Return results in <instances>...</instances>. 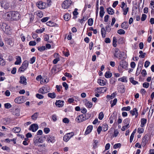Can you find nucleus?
<instances>
[{"instance_id": "32", "label": "nucleus", "mask_w": 154, "mask_h": 154, "mask_svg": "<svg viewBox=\"0 0 154 154\" xmlns=\"http://www.w3.org/2000/svg\"><path fill=\"white\" fill-rule=\"evenodd\" d=\"M119 90L121 93H123L125 91V86L123 85H122L120 86L119 88Z\"/></svg>"}, {"instance_id": "62", "label": "nucleus", "mask_w": 154, "mask_h": 154, "mask_svg": "<svg viewBox=\"0 0 154 154\" xmlns=\"http://www.w3.org/2000/svg\"><path fill=\"white\" fill-rule=\"evenodd\" d=\"M63 121L65 123H68L69 122V119L66 118H64L63 120Z\"/></svg>"}, {"instance_id": "59", "label": "nucleus", "mask_w": 154, "mask_h": 154, "mask_svg": "<svg viewBox=\"0 0 154 154\" xmlns=\"http://www.w3.org/2000/svg\"><path fill=\"white\" fill-rule=\"evenodd\" d=\"M94 144H93V147L95 149L97 146V140H94Z\"/></svg>"}, {"instance_id": "37", "label": "nucleus", "mask_w": 154, "mask_h": 154, "mask_svg": "<svg viewBox=\"0 0 154 154\" xmlns=\"http://www.w3.org/2000/svg\"><path fill=\"white\" fill-rule=\"evenodd\" d=\"M116 94L115 93H113L111 94V95H107V98L112 99L115 97Z\"/></svg>"}, {"instance_id": "55", "label": "nucleus", "mask_w": 154, "mask_h": 154, "mask_svg": "<svg viewBox=\"0 0 154 154\" xmlns=\"http://www.w3.org/2000/svg\"><path fill=\"white\" fill-rule=\"evenodd\" d=\"M144 129L142 128H138V133L139 134H141L143 133Z\"/></svg>"}, {"instance_id": "42", "label": "nucleus", "mask_w": 154, "mask_h": 154, "mask_svg": "<svg viewBox=\"0 0 154 154\" xmlns=\"http://www.w3.org/2000/svg\"><path fill=\"white\" fill-rule=\"evenodd\" d=\"M130 121V119L129 118H127L124 120L123 122L125 124H126V125H129Z\"/></svg>"}, {"instance_id": "1", "label": "nucleus", "mask_w": 154, "mask_h": 154, "mask_svg": "<svg viewBox=\"0 0 154 154\" xmlns=\"http://www.w3.org/2000/svg\"><path fill=\"white\" fill-rule=\"evenodd\" d=\"M88 115V113L85 114H83L78 116L75 119V121L78 122H80L89 119L88 117H86V116Z\"/></svg>"}, {"instance_id": "18", "label": "nucleus", "mask_w": 154, "mask_h": 154, "mask_svg": "<svg viewBox=\"0 0 154 154\" xmlns=\"http://www.w3.org/2000/svg\"><path fill=\"white\" fill-rule=\"evenodd\" d=\"M130 112L132 116L135 115L136 117H137L138 116L137 110L136 108H134L133 110L130 111Z\"/></svg>"}, {"instance_id": "14", "label": "nucleus", "mask_w": 154, "mask_h": 154, "mask_svg": "<svg viewBox=\"0 0 154 154\" xmlns=\"http://www.w3.org/2000/svg\"><path fill=\"white\" fill-rule=\"evenodd\" d=\"M97 89L98 90V93H102L106 92L107 90V88L105 87H102L100 88H97Z\"/></svg>"}, {"instance_id": "45", "label": "nucleus", "mask_w": 154, "mask_h": 154, "mask_svg": "<svg viewBox=\"0 0 154 154\" xmlns=\"http://www.w3.org/2000/svg\"><path fill=\"white\" fill-rule=\"evenodd\" d=\"M2 149L3 150H6L9 152L10 151V149L8 147L6 146H2Z\"/></svg>"}, {"instance_id": "16", "label": "nucleus", "mask_w": 154, "mask_h": 154, "mask_svg": "<svg viewBox=\"0 0 154 154\" xmlns=\"http://www.w3.org/2000/svg\"><path fill=\"white\" fill-rule=\"evenodd\" d=\"M93 128V126L92 125H89L88 126L86 129L85 132V135H87L89 134Z\"/></svg>"}, {"instance_id": "3", "label": "nucleus", "mask_w": 154, "mask_h": 154, "mask_svg": "<svg viewBox=\"0 0 154 154\" xmlns=\"http://www.w3.org/2000/svg\"><path fill=\"white\" fill-rule=\"evenodd\" d=\"M43 140L42 138L37 135H35L33 139V143L35 146L38 145L40 143H42Z\"/></svg>"}, {"instance_id": "52", "label": "nucleus", "mask_w": 154, "mask_h": 154, "mask_svg": "<svg viewBox=\"0 0 154 154\" xmlns=\"http://www.w3.org/2000/svg\"><path fill=\"white\" fill-rule=\"evenodd\" d=\"M143 87L145 88H147L149 85V84L147 82H144L143 84Z\"/></svg>"}, {"instance_id": "25", "label": "nucleus", "mask_w": 154, "mask_h": 154, "mask_svg": "<svg viewBox=\"0 0 154 154\" xmlns=\"http://www.w3.org/2000/svg\"><path fill=\"white\" fill-rule=\"evenodd\" d=\"M119 53H118V57H116L117 58H119L120 59L123 58H124V55L125 53L124 52L119 51Z\"/></svg>"}, {"instance_id": "13", "label": "nucleus", "mask_w": 154, "mask_h": 154, "mask_svg": "<svg viewBox=\"0 0 154 154\" xmlns=\"http://www.w3.org/2000/svg\"><path fill=\"white\" fill-rule=\"evenodd\" d=\"M64 103V102L63 101L59 100L58 101H57L55 104L57 106L59 107H61L63 106Z\"/></svg>"}, {"instance_id": "56", "label": "nucleus", "mask_w": 154, "mask_h": 154, "mask_svg": "<svg viewBox=\"0 0 154 154\" xmlns=\"http://www.w3.org/2000/svg\"><path fill=\"white\" fill-rule=\"evenodd\" d=\"M43 88L45 93H46L49 91V87H44Z\"/></svg>"}, {"instance_id": "57", "label": "nucleus", "mask_w": 154, "mask_h": 154, "mask_svg": "<svg viewBox=\"0 0 154 154\" xmlns=\"http://www.w3.org/2000/svg\"><path fill=\"white\" fill-rule=\"evenodd\" d=\"M36 58L35 57H33L32 58H31L30 59V63L31 64H32L34 63L35 60Z\"/></svg>"}, {"instance_id": "29", "label": "nucleus", "mask_w": 154, "mask_h": 154, "mask_svg": "<svg viewBox=\"0 0 154 154\" xmlns=\"http://www.w3.org/2000/svg\"><path fill=\"white\" fill-rule=\"evenodd\" d=\"M70 17V15L68 13L66 14H65L64 16V19L66 21L68 20Z\"/></svg>"}, {"instance_id": "43", "label": "nucleus", "mask_w": 154, "mask_h": 154, "mask_svg": "<svg viewBox=\"0 0 154 154\" xmlns=\"http://www.w3.org/2000/svg\"><path fill=\"white\" fill-rule=\"evenodd\" d=\"M131 107L129 106H128L127 107H123L122 109V110L128 111L130 110Z\"/></svg>"}, {"instance_id": "35", "label": "nucleus", "mask_w": 154, "mask_h": 154, "mask_svg": "<svg viewBox=\"0 0 154 154\" xmlns=\"http://www.w3.org/2000/svg\"><path fill=\"white\" fill-rule=\"evenodd\" d=\"M14 132L16 133H18L20 132L21 131L20 128L19 127H16L13 128Z\"/></svg>"}, {"instance_id": "34", "label": "nucleus", "mask_w": 154, "mask_h": 154, "mask_svg": "<svg viewBox=\"0 0 154 154\" xmlns=\"http://www.w3.org/2000/svg\"><path fill=\"white\" fill-rule=\"evenodd\" d=\"M85 104L86 106L89 108H91L92 106V104L91 102H87Z\"/></svg>"}, {"instance_id": "21", "label": "nucleus", "mask_w": 154, "mask_h": 154, "mask_svg": "<svg viewBox=\"0 0 154 154\" xmlns=\"http://www.w3.org/2000/svg\"><path fill=\"white\" fill-rule=\"evenodd\" d=\"M104 8L103 6H101L100 7V16L102 18L104 15L105 12L104 10Z\"/></svg>"}, {"instance_id": "39", "label": "nucleus", "mask_w": 154, "mask_h": 154, "mask_svg": "<svg viewBox=\"0 0 154 154\" xmlns=\"http://www.w3.org/2000/svg\"><path fill=\"white\" fill-rule=\"evenodd\" d=\"M93 23V20L92 19L90 18L88 19V25L90 26H91Z\"/></svg>"}, {"instance_id": "27", "label": "nucleus", "mask_w": 154, "mask_h": 154, "mask_svg": "<svg viewBox=\"0 0 154 154\" xmlns=\"http://www.w3.org/2000/svg\"><path fill=\"white\" fill-rule=\"evenodd\" d=\"M38 114V112H35L31 116L32 119L33 120H35L37 119Z\"/></svg>"}, {"instance_id": "60", "label": "nucleus", "mask_w": 154, "mask_h": 154, "mask_svg": "<svg viewBox=\"0 0 154 154\" xmlns=\"http://www.w3.org/2000/svg\"><path fill=\"white\" fill-rule=\"evenodd\" d=\"M146 15L143 14L142 15V17L141 18V20L142 21H144L146 20Z\"/></svg>"}, {"instance_id": "4", "label": "nucleus", "mask_w": 154, "mask_h": 154, "mask_svg": "<svg viewBox=\"0 0 154 154\" xmlns=\"http://www.w3.org/2000/svg\"><path fill=\"white\" fill-rule=\"evenodd\" d=\"M71 3V0H66L62 4V7L64 9H67L70 6Z\"/></svg>"}, {"instance_id": "31", "label": "nucleus", "mask_w": 154, "mask_h": 154, "mask_svg": "<svg viewBox=\"0 0 154 154\" xmlns=\"http://www.w3.org/2000/svg\"><path fill=\"white\" fill-rule=\"evenodd\" d=\"M112 73L109 72H107L105 74V77L107 78H110L112 76Z\"/></svg>"}, {"instance_id": "58", "label": "nucleus", "mask_w": 154, "mask_h": 154, "mask_svg": "<svg viewBox=\"0 0 154 154\" xmlns=\"http://www.w3.org/2000/svg\"><path fill=\"white\" fill-rule=\"evenodd\" d=\"M106 29L107 32H109L111 30V26L109 25H107L106 27Z\"/></svg>"}, {"instance_id": "28", "label": "nucleus", "mask_w": 154, "mask_h": 154, "mask_svg": "<svg viewBox=\"0 0 154 154\" xmlns=\"http://www.w3.org/2000/svg\"><path fill=\"white\" fill-rule=\"evenodd\" d=\"M48 97L51 98H54L56 97V94L54 92L53 93H49L48 94Z\"/></svg>"}, {"instance_id": "38", "label": "nucleus", "mask_w": 154, "mask_h": 154, "mask_svg": "<svg viewBox=\"0 0 154 154\" xmlns=\"http://www.w3.org/2000/svg\"><path fill=\"white\" fill-rule=\"evenodd\" d=\"M115 53L114 54V56L115 57H118V53L119 51V50L117 48H116L115 50Z\"/></svg>"}, {"instance_id": "40", "label": "nucleus", "mask_w": 154, "mask_h": 154, "mask_svg": "<svg viewBox=\"0 0 154 154\" xmlns=\"http://www.w3.org/2000/svg\"><path fill=\"white\" fill-rule=\"evenodd\" d=\"M130 81L134 85H136L138 83L137 82L134 80V78H130Z\"/></svg>"}, {"instance_id": "12", "label": "nucleus", "mask_w": 154, "mask_h": 154, "mask_svg": "<svg viewBox=\"0 0 154 154\" xmlns=\"http://www.w3.org/2000/svg\"><path fill=\"white\" fill-rule=\"evenodd\" d=\"M26 79L24 76H21L20 77L19 82L20 83L26 85L27 84Z\"/></svg>"}, {"instance_id": "51", "label": "nucleus", "mask_w": 154, "mask_h": 154, "mask_svg": "<svg viewBox=\"0 0 154 154\" xmlns=\"http://www.w3.org/2000/svg\"><path fill=\"white\" fill-rule=\"evenodd\" d=\"M102 127L103 128V131H105L108 130V126L106 124H105V125H103Z\"/></svg>"}, {"instance_id": "48", "label": "nucleus", "mask_w": 154, "mask_h": 154, "mask_svg": "<svg viewBox=\"0 0 154 154\" xmlns=\"http://www.w3.org/2000/svg\"><path fill=\"white\" fill-rule=\"evenodd\" d=\"M47 25L49 26H54V23L51 21H48L46 23Z\"/></svg>"}, {"instance_id": "6", "label": "nucleus", "mask_w": 154, "mask_h": 154, "mask_svg": "<svg viewBox=\"0 0 154 154\" xmlns=\"http://www.w3.org/2000/svg\"><path fill=\"white\" fill-rule=\"evenodd\" d=\"M11 19H12L13 20H17L19 16V13L15 11L11 12Z\"/></svg>"}, {"instance_id": "44", "label": "nucleus", "mask_w": 154, "mask_h": 154, "mask_svg": "<svg viewBox=\"0 0 154 154\" xmlns=\"http://www.w3.org/2000/svg\"><path fill=\"white\" fill-rule=\"evenodd\" d=\"M125 39L123 37L120 38L118 40L119 43L120 44H122L125 42Z\"/></svg>"}, {"instance_id": "9", "label": "nucleus", "mask_w": 154, "mask_h": 154, "mask_svg": "<svg viewBox=\"0 0 154 154\" xmlns=\"http://www.w3.org/2000/svg\"><path fill=\"white\" fill-rule=\"evenodd\" d=\"M1 5L2 7L5 9H8L10 7L9 3L5 1H3L1 2Z\"/></svg>"}, {"instance_id": "53", "label": "nucleus", "mask_w": 154, "mask_h": 154, "mask_svg": "<svg viewBox=\"0 0 154 154\" xmlns=\"http://www.w3.org/2000/svg\"><path fill=\"white\" fill-rule=\"evenodd\" d=\"M38 50L40 51H44L45 49V46H42L41 47H38Z\"/></svg>"}, {"instance_id": "64", "label": "nucleus", "mask_w": 154, "mask_h": 154, "mask_svg": "<svg viewBox=\"0 0 154 154\" xmlns=\"http://www.w3.org/2000/svg\"><path fill=\"white\" fill-rule=\"evenodd\" d=\"M64 75L65 76L68 77L69 78H71L72 77V76L70 74L67 72L65 73L64 74Z\"/></svg>"}, {"instance_id": "49", "label": "nucleus", "mask_w": 154, "mask_h": 154, "mask_svg": "<svg viewBox=\"0 0 154 154\" xmlns=\"http://www.w3.org/2000/svg\"><path fill=\"white\" fill-rule=\"evenodd\" d=\"M121 144L120 143L116 144L114 145L113 146V148L115 149H116V148H120L121 147Z\"/></svg>"}, {"instance_id": "41", "label": "nucleus", "mask_w": 154, "mask_h": 154, "mask_svg": "<svg viewBox=\"0 0 154 154\" xmlns=\"http://www.w3.org/2000/svg\"><path fill=\"white\" fill-rule=\"evenodd\" d=\"M117 33L120 35H122L125 34V32L123 29H121L117 31Z\"/></svg>"}, {"instance_id": "63", "label": "nucleus", "mask_w": 154, "mask_h": 154, "mask_svg": "<svg viewBox=\"0 0 154 154\" xmlns=\"http://www.w3.org/2000/svg\"><path fill=\"white\" fill-rule=\"evenodd\" d=\"M29 45L30 46H35L36 45V43L35 41H30L29 43Z\"/></svg>"}, {"instance_id": "36", "label": "nucleus", "mask_w": 154, "mask_h": 154, "mask_svg": "<svg viewBox=\"0 0 154 154\" xmlns=\"http://www.w3.org/2000/svg\"><path fill=\"white\" fill-rule=\"evenodd\" d=\"M117 99L116 98H115L114 99L112 103V101H110V103L111 104V106L112 107L113 106H114V105H115L117 103Z\"/></svg>"}, {"instance_id": "46", "label": "nucleus", "mask_w": 154, "mask_h": 154, "mask_svg": "<svg viewBox=\"0 0 154 154\" xmlns=\"http://www.w3.org/2000/svg\"><path fill=\"white\" fill-rule=\"evenodd\" d=\"M141 66H140V67H139V66H138L137 69V71H136V75H138L140 73V72L141 69Z\"/></svg>"}, {"instance_id": "20", "label": "nucleus", "mask_w": 154, "mask_h": 154, "mask_svg": "<svg viewBox=\"0 0 154 154\" xmlns=\"http://www.w3.org/2000/svg\"><path fill=\"white\" fill-rule=\"evenodd\" d=\"M7 43L9 45L12 46L13 44V41L11 38H7L5 40Z\"/></svg>"}, {"instance_id": "5", "label": "nucleus", "mask_w": 154, "mask_h": 154, "mask_svg": "<svg viewBox=\"0 0 154 154\" xmlns=\"http://www.w3.org/2000/svg\"><path fill=\"white\" fill-rule=\"evenodd\" d=\"M74 135L73 132H71L66 134L63 137L64 141L67 142Z\"/></svg>"}, {"instance_id": "10", "label": "nucleus", "mask_w": 154, "mask_h": 154, "mask_svg": "<svg viewBox=\"0 0 154 154\" xmlns=\"http://www.w3.org/2000/svg\"><path fill=\"white\" fill-rule=\"evenodd\" d=\"M38 126L36 124H33L31 125L29 129L33 132L36 131L38 128Z\"/></svg>"}, {"instance_id": "22", "label": "nucleus", "mask_w": 154, "mask_h": 154, "mask_svg": "<svg viewBox=\"0 0 154 154\" xmlns=\"http://www.w3.org/2000/svg\"><path fill=\"white\" fill-rule=\"evenodd\" d=\"M147 120L144 118H142L141 120V127H143L144 126L145 124L146 123Z\"/></svg>"}, {"instance_id": "15", "label": "nucleus", "mask_w": 154, "mask_h": 154, "mask_svg": "<svg viewBox=\"0 0 154 154\" xmlns=\"http://www.w3.org/2000/svg\"><path fill=\"white\" fill-rule=\"evenodd\" d=\"M120 65L124 69H125L127 66L128 63L125 60H122L120 62Z\"/></svg>"}, {"instance_id": "50", "label": "nucleus", "mask_w": 154, "mask_h": 154, "mask_svg": "<svg viewBox=\"0 0 154 154\" xmlns=\"http://www.w3.org/2000/svg\"><path fill=\"white\" fill-rule=\"evenodd\" d=\"M5 106L7 109H9L11 107V105L9 103H6L4 104Z\"/></svg>"}, {"instance_id": "61", "label": "nucleus", "mask_w": 154, "mask_h": 154, "mask_svg": "<svg viewBox=\"0 0 154 154\" xmlns=\"http://www.w3.org/2000/svg\"><path fill=\"white\" fill-rule=\"evenodd\" d=\"M63 86L65 88V89L66 90H67L68 87V86L66 82H64L63 83Z\"/></svg>"}, {"instance_id": "2", "label": "nucleus", "mask_w": 154, "mask_h": 154, "mask_svg": "<svg viewBox=\"0 0 154 154\" xmlns=\"http://www.w3.org/2000/svg\"><path fill=\"white\" fill-rule=\"evenodd\" d=\"M28 66V61L27 60L24 61L23 63L22 66L18 69L20 72H23L26 69Z\"/></svg>"}, {"instance_id": "7", "label": "nucleus", "mask_w": 154, "mask_h": 154, "mask_svg": "<svg viewBox=\"0 0 154 154\" xmlns=\"http://www.w3.org/2000/svg\"><path fill=\"white\" fill-rule=\"evenodd\" d=\"M1 28L4 32H7L9 28V26L6 23H2L1 25Z\"/></svg>"}, {"instance_id": "8", "label": "nucleus", "mask_w": 154, "mask_h": 154, "mask_svg": "<svg viewBox=\"0 0 154 154\" xmlns=\"http://www.w3.org/2000/svg\"><path fill=\"white\" fill-rule=\"evenodd\" d=\"M14 102L17 103H21L25 101L23 96L19 97L16 98L14 100Z\"/></svg>"}, {"instance_id": "23", "label": "nucleus", "mask_w": 154, "mask_h": 154, "mask_svg": "<svg viewBox=\"0 0 154 154\" xmlns=\"http://www.w3.org/2000/svg\"><path fill=\"white\" fill-rule=\"evenodd\" d=\"M127 22H123L121 25V27L124 29H127L128 27V25L127 24Z\"/></svg>"}, {"instance_id": "47", "label": "nucleus", "mask_w": 154, "mask_h": 154, "mask_svg": "<svg viewBox=\"0 0 154 154\" xmlns=\"http://www.w3.org/2000/svg\"><path fill=\"white\" fill-rule=\"evenodd\" d=\"M104 116V115L102 112H101L100 113L98 116V118L100 120H102Z\"/></svg>"}, {"instance_id": "26", "label": "nucleus", "mask_w": 154, "mask_h": 154, "mask_svg": "<svg viewBox=\"0 0 154 154\" xmlns=\"http://www.w3.org/2000/svg\"><path fill=\"white\" fill-rule=\"evenodd\" d=\"M107 11L108 14H109L112 15L114 13V10L111 8H107Z\"/></svg>"}, {"instance_id": "33", "label": "nucleus", "mask_w": 154, "mask_h": 154, "mask_svg": "<svg viewBox=\"0 0 154 154\" xmlns=\"http://www.w3.org/2000/svg\"><path fill=\"white\" fill-rule=\"evenodd\" d=\"M97 82L101 86H103L105 85V82L103 80L99 79L98 80Z\"/></svg>"}, {"instance_id": "19", "label": "nucleus", "mask_w": 154, "mask_h": 154, "mask_svg": "<svg viewBox=\"0 0 154 154\" xmlns=\"http://www.w3.org/2000/svg\"><path fill=\"white\" fill-rule=\"evenodd\" d=\"M47 141L48 142L54 143L55 141V139L54 137L52 136H49L47 139Z\"/></svg>"}, {"instance_id": "24", "label": "nucleus", "mask_w": 154, "mask_h": 154, "mask_svg": "<svg viewBox=\"0 0 154 154\" xmlns=\"http://www.w3.org/2000/svg\"><path fill=\"white\" fill-rule=\"evenodd\" d=\"M17 60L15 62V64L19 65L21 61V57L19 56L17 57L16 58Z\"/></svg>"}, {"instance_id": "17", "label": "nucleus", "mask_w": 154, "mask_h": 154, "mask_svg": "<svg viewBox=\"0 0 154 154\" xmlns=\"http://www.w3.org/2000/svg\"><path fill=\"white\" fill-rule=\"evenodd\" d=\"M147 136L146 135L144 136L143 138L141 144L143 146H145L146 143L147 142Z\"/></svg>"}, {"instance_id": "30", "label": "nucleus", "mask_w": 154, "mask_h": 154, "mask_svg": "<svg viewBox=\"0 0 154 154\" xmlns=\"http://www.w3.org/2000/svg\"><path fill=\"white\" fill-rule=\"evenodd\" d=\"M118 80L123 82H127V77L125 76H123L122 78H119L118 79Z\"/></svg>"}, {"instance_id": "11", "label": "nucleus", "mask_w": 154, "mask_h": 154, "mask_svg": "<svg viewBox=\"0 0 154 154\" xmlns=\"http://www.w3.org/2000/svg\"><path fill=\"white\" fill-rule=\"evenodd\" d=\"M46 4L45 3H43L42 1H39L36 3L37 6L40 9H42L45 8L46 7Z\"/></svg>"}, {"instance_id": "54", "label": "nucleus", "mask_w": 154, "mask_h": 154, "mask_svg": "<svg viewBox=\"0 0 154 154\" xmlns=\"http://www.w3.org/2000/svg\"><path fill=\"white\" fill-rule=\"evenodd\" d=\"M36 97L39 99H42L44 98V96L40 94H36Z\"/></svg>"}]
</instances>
